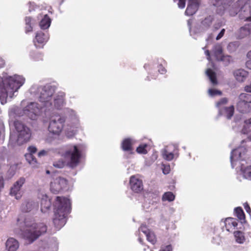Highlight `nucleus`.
<instances>
[{"mask_svg": "<svg viewBox=\"0 0 251 251\" xmlns=\"http://www.w3.org/2000/svg\"><path fill=\"white\" fill-rule=\"evenodd\" d=\"M64 113L69 116L71 119L75 120L76 122L78 121V117L76 112L73 109L69 108L64 109Z\"/></svg>", "mask_w": 251, "mask_h": 251, "instance_id": "72a5a7b5", "label": "nucleus"}, {"mask_svg": "<svg viewBox=\"0 0 251 251\" xmlns=\"http://www.w3.org/2000/svg\"><path fill=\"white\" fill-rule=\"evenodd\" d=\"M170 172V167H164V168L163 169V173L165 174H168Z\"/></svg>", "mask_w": 251, "mask_h": 251, "instance_id": "bf43d9fd", "label": "nucleus"}, {"mask_svg": "<svg viewBox=\"0 0 251 251\" xmlns=\"http://www.w3.org/2000/svg\"><path fill=\"white\" fill-rule=\"evenodd\" d=\"M19 248V242L14 238H8L5 243L7 251H17Z\"/></svg>", "mask_w": 251, "mask_h": 251, "instance_id": "5701e85b", "label": "nucleus"}, {"mask_svg": "<svg viewBox=\"0 0 251 251\" xmlns=\"http://www.w3.org/2000/svg\"><path fill=\"white\" fill-rule=\"evenodd\" d=\"M206 74L213 85L217 84L216 74L212 69L210 68L207 69L206 71Z\"/></svg>", "mask_w": 251, "mask_h": 251, "instance_id": "f704fd0d", "label": "nucleus"}, {"mask_svg": "<svg viewBox=\"0 0 251 251\" xmlns=\"http://www.w3.org/2000/svg\"><path fill=\"white\" fill-rule=\"evenodd\" d=\"M244 90L246 92L251 93V81L250 82V83L249 84H248L245 86Z\"/></svg>", "mask_w": 251, "mask_h": 251, "instance_id": "5fc2aeb1", "label": "nucleus"}, {"mask_svg": "<svg viewBox=\"0 0 251 251\" xmlns=\"http://www.w3.org/2000/svg\"><path fill=\"white\" fill-rule=\"evenodd\" d=\"M191 23H192V22H191V20H189L188 21V26L189 27L190 33L191 34L192 33V30H191V27H190V25L191 24Z\"/></svg>", "mask_w": 251, "mask_h": 251, "instance_id": "e2e57ef3", "label": "nucleus"}, {"mask_svg": "<svg viewBox=\"0 0 251 251\" xmlns=\"http://www.w3.org/2000/svg\"><path fill=\"white\" fill-rule=\"evenodd\" d=\"M174 2L178 1L177 5L179 8L183 9L185 6L186 0H173ZM200 4L199 0H188L187 7L185 12V15L192 16L198 10Z\"/></svg>", "mask_w": 251, "mask_h": 251, "instance_id": "9d476101", "label": "nucleus"}, {"mask_svg": "<svg viewBox=\"0 0 251 251\" xmlns=\"http://www.w3.org/2000/svg\"><path fill=\"white\" fill-rule=\"evenodd\" d=\"M225 24L224 20L222 18L220 19H218L215 21L214 23L213 27H212V30L213 31H216L218 30L220 28L224 25Z\"/></svg>", "mask_w": 251, "mask_h": 251, "instance_id": "ea45409f", "label": "nucleus"}, {"mask_svg": "<svg viewBox=\"0 0 251 251\" xmlns=\"http://www.w3.org/2000/svg\"><path fill=\"white\" fill-rule=\"evenodd\" d=\"M147 144H142L137 148L136 151L139 153L146 154L147 153Z\"/></svg>", "mask_w": 251, "mask_h": 251, "instance_id": "37998d69", "label": "nucleus"}, {"mask_svg": "<svg viewBox=\"0 0 251 251\" xmlns=\"http://www.w3.org/2000/svg\"><path fill=\"white\" fill-rule=\"evenodd\" d=\"M48 151L47 150H43L40 151L38 153V156L40 157L46 156L48 154Z\"/></svg>", "mask_w": 251, "mask_h": 251, "instance_id": "8fccbe9b", "label": "nucleus"}, {"mask_svg": "<svg viewBox=\"0 0 251 251\" xmlns=\"http://www.w3.org/2000/svg\"><path fill=\"white\" fill-rule=\"evenodd\" d=\"M219 61H222L225 65H228L230 62L232 61V57L230 55H225L222 56Z\"/></svg>", "mask_w": 251, "mask_h": 251, "instance_id": "79ce46f5", "label": "nucleus"}, {"mask_svg": "<svg viewBox=\"0 0 251 251\" xmlns=\"http://www.w3.org/2000/svg\"><path fill=\"white\" fill-rule=\"evenodd\" d=\"M21 221L20 218L17 219L13 226V231L28 243H33L47 231V226L44 223L37 224L28 218L25 219L24 222Z\"/></svg>", "mask_w": 251, "mask_h": 251, "instance_id": "f03ea898", "label": "nucleus"}, {"mask_svg": "<svg viewBox=\"0 0 251 251\" xmlns=\"http://www.w3.org/2000/svg\"><path fill=\"white\" fill-rule=\"evenodd\" d=\"M236 45L235 43L231 42L229 43V44L227 46V49L229 51H233L236 49Z\"/></svg>", "mask_w": 251, "mask_h": 251, "instance_id": "a18cd8bd", "label": "nucleus"}, {"mask_svg": "<svg viewBox=\"0 0 251 251\" xmlns=\"http://www.w3.org/2000/svg\"><path fill=\"white\" fill-rule=\"evenodd\" d=\"M46 173H47V174H50V171L49 170H47V171H46Z\"/></svg>", "mask_w": 251, "mask_h": 251, "instance_id": "774afa93", "label": "nucleus"}, {"mask_svg": "<svg viewBox=\"0 0 251 251\" xmlns=\"http://www.w3.org/2000/svg\"><path fill=\"white\" fill-rule=\"evenodd\" d=\"M25 157L26 161L31 165H33V167L36 166V164H37V161L35 157L33 156V155L31 153H26L25 155Z\"/></svg>", "mask_w": 251, "mask_h": 251, "instance_id": "4c0bfd02", "label": "nucleus"}, {"mask_svg": "<svg viewBox=\"0 0 251 251\" xmlns=\"http://www.w3.org/2000/svg\"><path fill=\"white\" fill-rule=\"evenodd\" d=\"M175 196L171 192H167L165 193L162 196L163 201H172L175 200Z\"/></svg>", "mask_w": 251, "mask_h": 251, "instance_id": "58836bf2", "label": "nucleus"}, {"mask_svg": "<svg viewBox=\"0 0 251 251\" xmlns=\"http://www.w3.org/2000/svg\"><path fill=\"white\" fill-rule=\"evenodd\" d=\"M208 92L209 95L211 97H214L216 95H221L222 94L221 91L214 89H209Z\"/></svg>", "mask_w": 251, "mask_h": 251, "instance_id": "c03bdc74", "label": "nucleus"}, {"mask_svg": "<svg viewBox=\"0 0 251 251\" xmlns=\"http://www.w3.org/2000/svg\"><path fill=\"white\" fill-rule=\"evenodd\" d=\"M172 247L171 245H167L165 247H162L159 251H172Z\"/></svg>", "mask_w": 251, "mask_h": 251, "instance_id": "de8ad7c7", "label": "nucleus"}, {"mask_svg": "<svg viewBox=\"0 0 251 251\" xmlns=\"http://www.w3.org/2000/svg\"><path fill=\"white\" fill-rule=\"evenodd\" d=\"M214 18L212 16H209L205 17L201 22L200 25V31H205L207 30L211 25Z\"/></svg>", "mask_w": 251, "mask_h": 251, "instance_id": "b1692460", "label": "nucleus"}, {"mask_svg": "<svg viewBox=\"0 0 251 251\" xmlns=\"http://www.w3.org/2000/svg\"><path fill=\"white\" fill-rule=\"evenodd\" d=\"M28 11L29 12H31L32 10H34L35 7V5L34 2H29L28 3Z\"/></svg>", "mask_w": 251, "mask_h": 251, "instance_id": "3c124183", "label": "nucleus"}, {"mask_svg": "<svg viewBox=\"0 0 251 251\" xmlns=\"http://www.w3.org/2000/svg\"><path fill=\"white\" fill-rule=\"evenodd\" d=\"M49 38L48 33L46 32H43V31H38L33 40L34 45L37 47H39L37 44L39 45H44L48 40Z\"/></svg>", "mask_w": 251, "mask_h": 251, "instance_id": "412c9836", "label": "nucleus"}, {"mask_svg": "<svg viewBox=\"0 0 251 251\" xmlns=\"http://www.w3.org/2000/svg\"><path fill=\"white\" fill-rule=\"evenodd\" d=\"M251 32V25H246L241 27L238 32V36L239 38H243L249 35Z\"/></svg>", "mask_w": 251, "mask_h": 251, "instance_id": "c85d7f7f", "label": "nucleus"}, {"mask_svg": "<svg viewBox=\"0 0 251 251\" xmlns=\"http://www.w3.org/2000/svg\"><path fill=\"white\" fill-rule=\"evenodd\" d=\"M232 1V0H211V4L217 7V14L222 15L226 10L231 16H234L239 13L241 1L238 0L231 4Z\"/></svg>", "mask_w": 251, "mask_h": 251, "instance_id": "0eeeda50", "label": "nucleus"}, {"mask_svg": "<svg viewBox=\"0 0 251 251\" xmlns=\"http://www.w3.org/2000/svg\"><path fill=\"white\" fill-rule=\"evenodd\" d=\"M65 93L63 92H58L54 96L53 99V107L50 110H46L47 111H52L54 109H60L65 104Z\"/></svg>", "mask_w": 251, "mask_h": 251, "instance_id": "2eb2a0df", "label": "nucleus"}, {"mask_svg": "<svg viewBox=\"0 0 251 251\" xmlns=\"http://www.w3.org/2000/svg\"><path fill=\"white\" fill-rule=\"evenodd\" d=\"M58 243L53 238L49 242H42L39 243V251H57Z\"/></svg>", "mask_w": 251, "mask_h": 251, "instance_id": "dca6fc26", "label": "nucleus"}, {"mask_svg": "<svg viewBox=\"0 0 251 251\" xmlns=\"http://www.w3.org/2000/svg\"><path fill=\"white\" fill-rule=\"evenodd\" d=\"M248 57L249 58V60L247 61V62L246 63V66L247 68L251 70V57H250V56H248Z\"/></svg>", "mask_w": 251, "mask_h": 251, "instance_id": "13d9d810", "label": "nucleus"}, {"mask_svg": "<svg viewBox=\"0 0 251 251\" xmlns=\"http://www.w3.org/2000/svg\"><path fill=\"white\" fill-rule=\"evenodd\" d=\"M212 54L218 61L222 57L223 54V49L221 45L217 44L214 46L212 50Z\"/></svg>", "mask_w": 251, "mask_h": 251, "instance_id": "7c9ffc66", "label": "nucleus"}, {"mask_svg": "<svg viewBox=\"0 0 251 251\" xmlns=\"http://www.w3.org/2000/svg\"><path fill=\"white\" fill-rule=\"evenodd\" d=\"M65 122V118L60 115L52 116L50 119L48 127L50 134L55 136H59L63 129Z\"/></svg>", "mask_w": 251, "mask_h": 251, "instance_id": "6e6552de", "label": "nucleus"}, {"mask_svg": "<svg viewBox=\"0 0 251 251\" xmlns=\"http://www.w3.org/2000/svg\"><path fill=\"white\" fill-rule=\"evenodd\" d=\"M71 211L70 200L63 197H56L53 204V223L57 230L61 228L66 223V217Z\"/></svg>", "mask_w": 251, "mask_h": 251, "instance_id": "39448f33", "label": "nucleus"}, {"mask_svg": "<svg viewBox=\"0 0 251 251\" xmlns=\"http://www.w3.org/2000/svg\"><path fill=\"white\" fill-rule=\"evenodd\" d=\"M38 20L41 21L39 22V26L42 29H47L50 25L51 19L48 16L47 14H45L43 16L40 14L38 16Z\"/></svg>", "mask_w": 251, "mask_h": 251, "instance_id": "a878e982", "label": "nucleus"}, {"mask_svg": "<svg viewBox=\"0 0 251 251\" xmlns=\"http://www.w3.org/2000/svg\"><path fill=\"white\" fill-rule=\"evenodd\" d=\"M176 150V146L174 145H169L165 147L161 151L163 158L167 161L172 160Z\"/></svg>", "mask_w": 251, "mask_h": 251, "instance_id": "f3484780", "label": "nucleus"}, {"mask_svg": "<svg viewBox=\"0 0 251 251\" xmlns=\"http://www.w3.org/2000/svg\"><path fill=\"white\" fill-rule=\"evenodd\" d=\"M158 71L161 74H163L166 72V70L163 66L162 62H161V64L158 66Z\"/></svg>", "mask_w": 251, "mask_h": 251, "instance_id": "49530a36", "label": "nucleus"}, {"mask_svg": "<svg viewBox=\"0 0 251 251\" xmlns=\"http://www.w3.org/2000/svg\"><path fill=\"white\" fill-rule=\"evenodd\" d=\"M157 158V155L156 153H153L151 156V159L152 161H154Z\"/></svg>", "mask_w": 251, "mask_h": 251, "instance_id": "680f3d73", "label": "nucleus"}, {"mask_svg": "<svg viewBox=\"0 0 251 251\" xmlns=\"http://www.w3.org/2000/svg\"><path fill=\"white\" fill-rule=\"evenodd\" d=\"M5 66V61L2 57L0 56V69L3 68Z\"/></svg>", "mask_w": 251, "mask_h": 251, "instance_id": "864d4df0", "label": "nucleus"}, {"mask_svg": "<svg viewBox=\"0 0 251 251\" xmlns=\"http://www.w3.org/2000/svg\"><path fill=\"white\" fill-rule=\"evenodd\" d=\"M237 109L241 113L251 111V94L241 93L238 97Z\"/></svg>", "mask_w": 251, "mask_h": 251, "instance_id": "1a4fd4ad", "label": "nucleus"}, {"mask_svg": "<svg viewBox=\"0 0 251 251\" xmlns=\"http://www.w3.org/2000/svg\"><path fill=\"white\" fill-rule=\"evenodd\" d=\"M129 184L131 190L135 193H139L143 189L142 180L138 176H131L130 178Z\"/></svg>", "mask_w": 251, "mask_h": 251, "instance_id": "a211bd4d", "label": "nucleus"}, {"mask_svg": "<svg viewBox=\"0 0 251 251\" xmlns=\"http://www.w3.org/2000/svg\"><path fill=\"white\" fill-rule=\"evenodd\" d=\"M234 233L236 242L239 244L243 243L245 240L243 233L240 231H237Z\"/></svg>", "mask_w": 251, "mask_h": 251, "instance_id": "e433bc0d", "label": "nucleus"}, {"mask_svg": "<svg viewBox=\"0 0 251 251\" xmlns=\"http://www.w3.org/2000/svg\"><path fill=\"white\" fill-rule=\"evenodd\" d=\"M205 54L207 56V59L210 61V52L208 50H206L205 51Z\"/></svg>", "mask_w": 251, "mask_h": 251, "instance_id": "052dcab7", "label": "nucleus"}, {"mask_svg": "<svg viewBox=\"0 0 251 251\" xmlns=\"http://www.w3.org/2000/svg\"><path fill=\"white\" fill-rule=\"evenodd\" d=\"M247 56L251 57V50L248 52Z\"/></svg>", "mask_w": 251, "mask_h": 251, "instance_id": "338daca9", "label": "nucleus"}, {"mask_svg": "<svg viewBox=\"0 0 251 251\" xmlns=\"http://www.w3.org/2000/svg\"><path fill=\"white\" fill-rule=\"evenodd\" d=\"M83 147L79 145H69L62 156L64 160L60 158L53 162V166L59 169L64 168L66 165L70 168H75L79 163L82 155Z\"/></svg>", "mask_w": 251, "mask_h": 251, "instance_id": "7ed1b4c3", "label": "nucleus"}, {"mask_svg": "<svg viewBox=\"0 0 251 251\" xmlns=\"http://www.w3.org/2000/svg\"><path fill=\"white\" fill-rule=\"evenodd\" d=\"M134 141L131 138L125 139L122 143V148L124 151H131Z\"/></svg>", "mask_w": 251, "mask_h": 251, "instance_id": "c756f323", "label": "nucleus"}, {"mask_svg": "<svg viewBox=\"0 0 251 251\" xmlns=\"http://www.w3.org/2000/svg\"><path fill=\"white\" fill-rule=\"evenodd\" d=\"M51 206V202L50 200L45 197L42 199L41 201V210L43 213H46L50 209Z\"/></svg>", "mask_w": 251, "mask_h": 251, "instance_id": "2f4dec72", "label": "nucleus"}, {"mask_svg": "<svg viewBox=\"0 0 251 251\" xmlns=\"http://www.w3.org/2000/svg\"><path fill=\"white\" fill-rule=\"evenodd\" d=\"M225 32V29L224 28L222 29L220 33L218 34V35L216 37V40H219L220 39H221L223 36H224Z\"/></svg>", "mask_w": 251, "mask_h": 251, "instance_id": "09e8293b", "label": "nucleus"}, {"mask_svg": "<svg viewBox=\"0 0 251 251\" xmlns=\"http://www.w3.org/2000/svg\"><path fill=\"white\" fill-rule=\"evenodd\" d=\"M25 110L26 107L22 109L16 106H13L9 109V124L10 125L13 122L17 136L16 137L12 134L10 136L9 145L12 147L16 145L20 146L27 142L30 137L31 133L28 127L20 121H13L16 117H20L25 115L27 116V112Z\"/></svg>", "mask_w": 251, "mask_h": 251, "instance_id": "f257e3e1", "label": "nucleus"}, {"mask_svg": "<svg viewBox=\"0 0 251 251\" xmlns=\"http://www.w3.org/2000/svg\"><path fill=\"white\" fill-rule=\"evenodd\" d=\"M37 207V204L32 201H25L21 206V210L24 212H28Z\"/></svg>", "mask_w": 251, "mask_h": 251, "instance_id": "bb28decb", "label": "nucleus"}, {"mask_svg": "<svg viewBox=\"0 0 251 251\" xmlns=\"http://www.w3.org/2000/svg\"><path fill=\"white\" fill-rule=\"evenodd\" d=\"M233 75L237 81L242 82L247 78L248 72L244 69H237L233 72Z\"/></svg>", "mask_w": 251, "mask_h": 251, "instance_id": "393cba45", "label": "nucleus"}, {"mask_svg": "<svg viewBox=\"0 0 251 251\" xmlns=\"http://www.w3.org/2000/svg\"><path fill=\"white\" fill-rule=\"evenodd\" d=\"M25 31L26 33L32 31L33 27L36 24L35 20L29 16L25 17Z\"/></svg>", "mask_w": 251, "mask_h": 251, "instance_id": "cd10ccee", "label": "nucleus"}, {"mask_svg": "<svg viewBox=\"0 0 251 251\" xmlns=\"http://www.w3.org/2000/svg\"><path fill=\"white\" fill-rule=\"evenodd\" d=\"M247 151V149L243 146L232 150L230 162L233 168L236 166V169H240L241 175L244 178L251 180V165H249L246 160Z\"/></svg>", "mask_w": 251, "mask_h": 251, "instance_id": "423d86ee", "label": "nucleus"}, {"mask_svg": "<svg viewBox=\"0 0 251 251\" xmlns=\"http://www.w3.org/2000/svg\"><path fill=\"white\" fill-rule=\"evenodd\" d=\"M25 179L24 177H21L17 180L10 189V194L14 196L17 200L20 199L22 197L21 188L25 183Z\"/></svg>", "mask_w": 251, "mask_h": 251, "instance_id": "ddd939ff", "label": "nucleus"}, {"mask_svg": "<svg viewBox=\"0 0 251 251\" xmlns=\"http://www.w3.org/2000/svg\"><path fill=\"white\" fill-rule=\"evenodd\" d=\"M29 55L30 59L34 61L42 60L43 58V54L36 51H30Z\"/></svg>", "mask_w": 251, "mask_h": 251, "instance_id": "473e14b6", "label": "nucleus"}, {"mask_svg": "<svg viewBox=\"0 0 251 251\" xmlns=\"http://www.w3.org/2000/svg\"><path fill=\"white\" fill-rule=\"evenodd\" d=\"M56 90L55 85L46 84L45 85L33 84L30 88L29 92L31 96L37 99L46 110L52 108V96Z\"/></svg>", "mask_w": 251, "mask_h": 251, "instance_id": "20e7f679", "label": "nucleus"}, {"mask_svg": "<svg viewBox=\"0 0 251 251\" xmlns=\"http://www.w3.org/2000/svg\"><path fill=\"white\" fill-rule=\"evenodd\" d=\"M25 107V110L27 112V117L32 120L36 119L37 116L40 113L41 107L35 102H30Z\"/></svg>", "mask_w": 251, "mask_h": 251, "instance_id": "4468645a", "label": "nucleus"}, {"mask_svg": "<svg viewBox=\"0 0 251 251\" xmlns=\"http://www.w3.org/2000/svg\"><path fill=\"white\" fill-rule=\"evenodd\" d=\"M221 225L223 228H225L226 230L229 232H232L235 229L238 225V221L236 219L233 218H227L225 220H222Z\"/></svg>", "mask_w": 251, "mask_h": 251, "instance_id": "6ab92c4d", "label": "nucleus"}, {"mask_svg": "<svg viewBox=\"0 0 251 251\" xmlns=\"http://www.w3.org/2000/svg\"><path fill=\"white\" fill-rule=\"evenodd\" d=\"M4 185V179L3 177H0V192L1 190L3 188Z\"/></svg>", "mask_w": 251, "mask_h": 251, "instance_id": "4d7b16f0", "label": "nucleus"}, {"mask_svg": "<svg viewBox=\"0 0 251 251\" xmlns=\"http://www.w3.org/2000/svg\"><path fill=\"white\" fill-rule=\"evenodd\" d=\"M235 215L241 221V223L245 222V215L243 209L241 207H236L234 209Z\"/></svg>", "mask_w": 251, "mask_h": 251, "instance_id": "c9c22d12", "label": "nucleus"}, {"mask_svg": "<svg viewBox=\"0 0 251 251\" xmlns=\"http://www.w3.org/2000/svg\"><path fill=\"white\" fill-rule=\"evenodd\" d=\"M28 151H29L28 153H31L33 154V153H34L36 152L37 149L36 147H35L34 146H30V147H28Z\"/></svg>", "mask_w": 251, "mask_h": 251, "instance_id": "603ef678", "label": "nucleus"}, {"mask_svg": "<svg viewBox=\"0 0 251 251\" xmlns=\"http://www.w3.org/2000/svg\"><path fill=\"white\" fill-rule=\"evenodd\" d=\"M227 102V99L223 98L220 101L216 103V107L219 108V114L225 116L227 119H230L232 117L234 108L233 106H230L228 107H224Z\"/></svg>", "mask_w": 251, "mask_h": 251, "instance_id": "9b49d317", "label": "nucleus"}, {"mask_svg": "<svg viewBox=\"0 0 251 251\" xmlns=\"http://www.w3.org/2000/svg\"><path fill=\"white\" fill-rule=\"evenodd\" d=\"M239 17L245 21H251V6L247 3L243 5L240 9Z\"/></svg>", "mask_w": 251, "mask_h": 251, "instance_id": "aec40b11", "label": "nucleus"}, {"mask_svg": "<svg viewBox=\"0 0 251 251\" xmlns=\"http://www.w3.org/2000/svg\"><path fill=\"white\" fill-rule=\"evenodd\" d=\"M244 208L246 210V212L247 213H250V212L251 211V209L250 208L249 205L248 204V203L245 202V203H244Z\"/></svg>", "mask_w": 251, "mask_h": 251, "instance_id": "6e6d98bb", "label": "nucleus"}, {"mask_svg": "<svg viewBox=\"0 0 251 251\" xmlns=\"http://www.w3.org/2000/svg\"><path fill=\"white\" fill-rule=\"evenodd\" d=\"M139 232H143L146 236L149 242L152 244L155 243L156 239L154 233L148 229L146 226L142 225L139 229Z\"/></svg>", "mask_w": 251, "mask_h": 251, "instance_id": "4be33fe9", "label": "nucleus"}, {"mask_svg": "<svg viewBox=\"0 0 251 251\" xmlns=\"http://www.w3.org/2000/svg\"><path fill=\"white\" fill-rule=\"evenodd\" d=\"M138 241L141 244H143V242H142V240L140 237V236L138 238Z\"/></svg>", "mask_w": 251, "mask_h": 251, "instance_id": "69168bd1", "label": "nucleus"}, {"mask_svg": "<svg viewBox=\"0 0 251 251\" xmlns=\"http://www.w3.org/2000/svg\"><path fill=\"white\" fill-rule=\"evenodd\" d=\"M2 129L0 128V140H2L3 138V136L2 135Z\"/></svg>", "mask_w": 251, "mask_h": 251, "instance_id": "0e129e2a", "label": "nucleus"}, {"mask_svg": "<svg viewBox=\"0 0 251 251\" xmlns=\"http://www.w3.org/2000/svg\"><path fill=\"white\" fill-rule=\"evenodd\" d=\"M251 125V118L245 121V125L242 130V133L243 134H248L250 132L249 129L250 128Z\"/></svg>", "mask_w": 251, "mask_h": 251, "instance_id": "a19ab883", "label": "nucleus"}, {"mask_svg": "<svg viewBox=\"0 0 251 251\" xmlns=\"http://www.w3.org/2000/svg\"><path fill=\"white\" fill-rule=\"evenodd\" d=\"M67 184V181L65 178L61 176H56L53 177L52 181L50 182V191L54 194H57L65 188Z\"/></svg>", "mask_w": 251, "mask_h": 251, "instance_id": "f8f14e48", "label": "nucleus"}]
</instances>
